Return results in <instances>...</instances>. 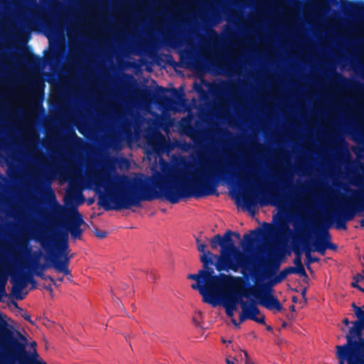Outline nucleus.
I'll list each match as a JSON object with an SVG mask.
<instances>
[{
	"mask_svg": "<svg viewBox=\"0 0 364 364\" xmlns=\"http://www.w3.org/2000/svg\"><path fill=\"white\" fill-rule=\"evenodd\" d=\"M256 297H202L205 304L212 307L221 306L228 317L238 314L240 322L252 321L265 325V316L259 309V304Z\"/></svg>",
	"mask_w": 364,
	"mask_h": 364,
	"instance_id": "nucleus-2",
	"label": "nucleus"
},
{
	"mask_svg": "<svg viewBox=\"0 0 364 364\" xmlns=\"http://www.w3.org/2000/svg\"><path fill=\"white\" fill-rule=\"evenodd\" d=\"M25 297H7V299H10V301H7L9 305L13 308L14 309H16L17 311L21 314V316L25 319L27 321L30 322L31 323H33V321L31 320V316L29 314H28L26 312H25L23 311V309L20 308L18 306V304L16 303V301L14 300V299L16 300H23ZM4 299H6V297H0V302L1 301H4Z\"/></svg>",
	"mask_w": 364,
	"mask_h": 364,
	"instance_id": "nucleus-7",
	"label": "nucleus"
},
{
	"mask_svg": "<svg viewBox=\"0 0 364 364\" xmlns=\"http://www.w3.org/2000/svg\"><path fill=\"white\" fill-rule=\"evenodd\" d=\"M352 306L354 309V310L356 309V307H358L354 302L352 304Z\"/></svg>",
	"mask_w": 364,
	"mask_h": 364,
	"instance_id": "nucleus-22",
	"label": "nucleus"
},
{
	"mask_svg": "<svg viewBox=\"0 0 364 364\" xmlns=\"http://www.w3.org/2000/svg\"><path fill=\"white\" fill-rule=\"evenodd\" d=\"M231 318V322L232 323V324L237 328H240V324L242 323L243 322H240V321L238 319V321L234 318V316L232 317H230Z\"/></svg>",
	"mask_w": 364,
	"mask_h": 364,
	"instance_id": "nucleus-15",
	"label": "nucleus"
},
{
	"mask_svg": "<svg viewBox=\"0 0 364 364\" xmlns=\"http://www.w3.org/2000/svg\"><path fill=\"white\" fill-rule=\"evenodd\" d=\"M222 341H223V343H225L226 342L225 340H224V339H223Z\"/></svg>",
	"mask_w": 364,
	"mask_h": 364,
	"instance_id": "nucleus-23",
	"label": "nucleus"
},
{
	"mask_svg": "<svg viewBox=\"0 0 364 364\" xmlns=\"http://www.w3.org/2000/svg\"><path fill=\"white\" fill-rule=\"evenodd\" d=\"M347 343L343 346H347L346 349H354L355 355H358L364 359V338L362 337L359 341L352 340V336H346Z\"/></svg>",
	"mask_w": 364,
	"mask_h": 364,
	"instance_id": "nucleus-6",
	"label": "nucleus"
},
{
	"mask_svg": "<svg viewBox=\"0 0 364 364\" xmlns=\"http://www.w3.org/2000/svg\"><path fill=\"white\" fill-rule=\"evenodd\" d=\"M353 324V326L349 328V333L346 336H352V340H355V338H360L364 328V321H355Z\"/></svg>",
	"mask_w": 364,
	"mask_h": 364,
	"instance_id": "nucleus-8",
	"label": "nucleus"
},
{
	"mask_svg": "<svg viewBox=\"0 0 364 364\" xmlns=\"http://www.w3.org/2000/svg\"><path fill=\"white\" fill-rule=\"evenodd\" d=\"M97 235L100 237H105V233H97Z\"/></svg>",
	"mask_w": 364,
	"mask_h": 364,
	"instance_id": "nucleus-21",
	"label": "nucleus"
},
{
	"mask_svg": "<svg viewBox=\"0 0 364 364\" xmlns=\"http://www.w3.org/2000/svg\"><path fill=\"white\" fill-rule=\"evenodd\" d=\"M355 314L358 318V321H364V311L362 310L360 307H356L355 309Z\"/></svg>",
	"mask_w": 364,
	"mask_h": 364,
	"instance_id": "nucleus-10",
	"label": "nucleus"
},
{
	"mask_svg": "<svg viewBox=\"0 0 364 364\" xmlns=\"http://www.w3.org/2000/svg\"><path fill=\"white\" fill-rule=\"evenodd\" d=\"M289 310H290L292 313H294V312L295 311V306H294V304L291 305V306H289Z\"/></svg>",
	"mask_w": 364,
	"mask_h": 364,
	"instance_id": "nucleus-16",
	"label": "nucleus"
},
{
	"mask_svg": "<svg viewBox=\"0 0 364 364\" xmlns=\"http://www.w3.org/2000/svg\"><path fill=\"white\" fill-rule=\"evenodd\" d=\"M203 264V269L197 274H189L187 279L192 282L191 287L203 295L239 293L243 288V280L240 277L220 274L219 277L210 278V273L207 269L209 264H214L215 256L207 251L200 255Z\"/></svg>",
	"mask_w": 364,
	"mask_h": 364,
	"instance_id": "nucleus-1",
	"label": "nucleus"
},
{
	"mask_svg": "<svg viewBox=\"0 0 364 364\" xmlns=\"http://www.w3.org/2000/svg\"><path fill=\"white\" fill-rule=\"evenodd\" d=\"M226 363L227 364H235L234 360H231L228 358H226Z\"/></svg>",
	"mask_w": 364,
	"mask_h": 364,
	"instance_id": "nucleus-20",
	"label": "nucleus"
},
{
	"mask_svg": "<svg viewBox=\"0 0 364 364\" xmlns=\"http://www.w3.org/2000/svg\"><path fill=\"white\" fill-rule=\"evenodd\" d=\"M293 303H299L303 305L306 304L308 301V297H291Z\"/></svg>",
	"mask_w": 364,
	"mask_h": 364,
	"instance_id": "nucleus-12",
	"label": "nucleus"
},
{
	"mask_svg": "<svg viewBox=\"0 0 364 364\" xmlns=\"http://www.w3.org/2000/svg\"><path fill=\"white\" fill-rule=\"evenodd\" d=\"M266 330L268 331H273V328L271 326L267 325L266 326Z\"/></svg>",
	"mask_w": 364,
	"mask_h": 364,
	"instance_id": "nucleus-19",
	"label": "nucleus"
},
{
	"mask_svg": "<svg viewBox=\"0 0 364 364\" xmlns=\"http://www.w3.org/2000/svg\"><path fill=\"white\" fill-rule=\"evenodd\" d=\"M196 242H197V249L200 252V254L208 251V250H206V245L204 243L201 242V241L200 240L197 239Z\"/></svg>",
	"mask_w": 364,
	"mask_h": 364,
	"instance_id": "nucleus-11",
	"label": "nucleus"
},
{
	"mask_svg": "<svg viewBox=\"0 0 364 364\" xmlns=\"http://www.w3.org/2000/svg\"><path fill=\"white\" fill-rule=\"evenodd\" d=\"M346 346H336V355L339 364H364V359L358 355H355L354 349H346Z\"/></svg>",
	"mask_w": 364,
	"mask_h": 364,
	"instance_id": "nucleus-4",
	"label": "nucleus"
},
{
	"mask_svg": "<svg viewBox=\"0 0 364 364\" xmlns=\"http://www.w3.org/2000/svg\"><path fill=\"white\" fill-rule=\"evenodd\" d=\"M257 299L260 306L266 308L273 314L286 312V309L283 307L277 297H257Z\"/></svg>",
	"mask_w": 364,
	"mask_h": 364,
	"instance_id": "nucleus-5",
	"label": "nucleus"
},
{
	"mask_svg": "<svg viewBox=\"0 0 364 364\" xmlns=\"http://www.w3.org/2000/svg\"><path fill=\"white\" fill-rule=\"evenodd\" d=\"M242 353L245 356V364H255V363L252 362V360L250 359V358L246 350H242Z\"/></svg>",
	"mask_w": 364,
	"mask_h": 364,
	"instance_id": "nucleus-13",
	"label": "nucleus"
},
{
	"mask_svg": "<svg viewBox=\"0 0 364 364\" xmlns=\"http://www.w3.org/2000/svg\"><path fill=\"white\" fill-rule=\"evenodd\" d=\"M282 313L285 315L287 319L289 320V321H292L295 318V316H294V313H292V312L289 313L287 310H286V312H282Z\"/></svg>",
	"mask_w": 364,
	"mask_h": 364,
	"instance_id": "nucleus-14",
	"label": "nucleus"
},
{
	"mask_svg": "<svg viewBox=\"0 0 364 364\" xmlns=\"http://www.w3.org/2000/svg\"><path fill=\"white\" fill-rule=\"evenodd\" d=\"M287 326H288L287 322H286V321H283V322H282V323L281 328H286Z\"/></svg>",
	"mask_w": 364,
	"mask_h": 364,
	"instance_id": "nucleus-18",
	"label": "nucleus"
},
{
	"mask_svg": "<svg viewBox=\"0 0 364 364\" xmlns=\"http://www.w3.org/2000/svg\"><path fill=\"white\" fill-rule=\"evenodd\" d=\"M210 246L216 250L218 246L221 247L220 256L215 263L218 271L232 269L235 272L244 265L245 256L233 245L230 239L223 240L217 235L211 239Z\"/></svg>",
	"mask_w": 364,
	"mask_h": 364,
	"instance_id": "nucleus-3",
	"label": "nucleus"
},
{
	"mask_svg": "<svg viewBox=\"0 0 364 364\" xmlns=\"http://www.w3.org/2000/svg\"><path fill=\"white\" fill-rule=\"evenodd\" d=\"M343 323L346 325H348L350 323V321L347 318H345L343 320Z\"/></svg>",
	"mask_w": 364,
	"mask_h": 364,
	"instance_id": "nucleus-17",
	"label": "nucleus"
},
{
	"mask_svg": "<svg viewBox=\"0 0 364 364\" xmlns=\"http://www.w3.org/2000/svg\"><path fill=\"white\" fill-rule=\"evenodd\" d=\"M203 320V315L200 311H196L193 316L192 321L194 325L200 328H203L201 323Z\"/></svg>",
	"mask_w": 364,
	"mask_h": 364,
	"instance_id": "nucleus-9",
	"label": "nucleus"
}]
</instances>
